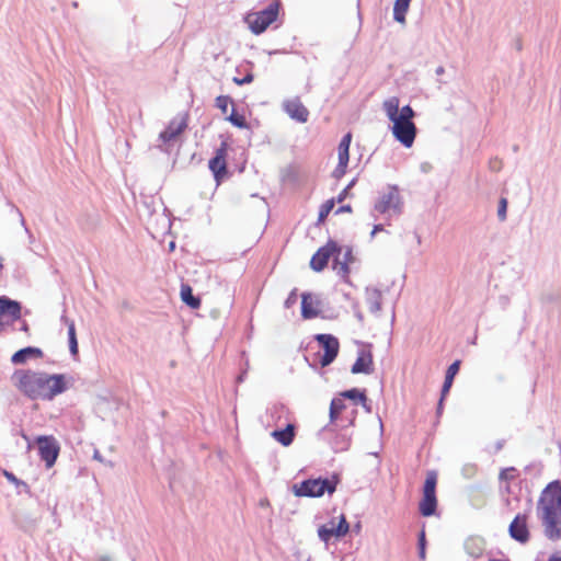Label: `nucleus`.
I'll return each instance as SVG.
<instances>
[{
    "instance_id": "obj_1",
    "label": "nucleus",
    "mask_w": 561,
    "mask_h": 561,
    "mask_svg": "<svg viewBox=\"0 0 561 561\" xmlns=\"http://www.w3.org/2000/svg\"><path fill=\"white\" fill-rule=\"evenodd\" d=\"M15 388L32 400L50 401L65 392L72 379L64 374H47L32 369H19L12 375Z\"/></svg>"
},
{
    "instance_id": "obj_2",
    "label": "nucleus",
    "mask_w": 561,
    "mask_h": 561,
    "mask_svg": "<svg viewBox=\"0 0 561 561\" xmlns=\"http://www.w3.org/2000/svg\"><path fill=\"white\" fill-rule=\"evenodd\" d=\"M537 515L545 536L552 541L561 540V482L546 485L537 501Z\"/></svg>"
},
{
    "instance_id": "obj_3",
    "label": "nucleus",
    "mask_w": 561,
    "mask_h": 561,
    "mask_svg": "<svg viewBox=\"0 0 561 561\" xmlns=\"http://www.w3.org/2000/svg\"><path fill=\"white\" fill-rule=\"evenodd\" d=\"M400 100L391 96L383 101L382 108L392 125V134L405 148H411L416 137V126L413 123L415 112L410 105L399 108Z\"/></svg>"
},
{
    "instance_id": "obj_4",
    "label": "nucleus",
    "mask_w": 561,
    "mask_h": 561,
    "mask_svg": "<svg viewBox=\"0 0 561 561\" xmlns=\"http://www.w3.org/2000/svg\"><path fill=\"white\" fill-rule=\"evenodd\" d=\"M339 483L337 477L333 476L330 479H308L300 484L294 485V493L297 496L320 497L325 492L332 494L335 492Z\"/></svg>"
},
{
    "instance_id": "obj_5",
    "label": "nucleus",
    "mask_w": 561,
    "mask_h": 561,
    "mask_svg": "<svg viewBox=\"0 0 561 561\" xmlns=\"http://www.w3.org/2000/svg\"><path fill=\"white\" fill-rule=\"evenodd\" d=\"M280 9L279 0H273L266 9L249 13L245 18L252 33L259 35L276 21Z\"/></svg>"
},
{
    "instance_id": "obj_6",
    "label": "nucleus",
    "mask_w": 561,
    "mask_h": 561,
    "mask_svg": "<svg viewBox=\"0 0 561 561\" xmlns=\"http://www.w3.org/2000/svg\"><path fill=\"white\" fill-rule=\"evenodd\" d=\"M437 473L434 470L427 471L422 489V499L419 503L420 514L428 517L435 514L437 508L436 497Z\"/></svg>"
},
{
    "instance_id": "obj_7",
    "label": "nucleus",
    "mask_w": 561,
    "mask_h": 561,
    "mask_svg": "<svg viewBox=\"0 0 561 561\" xmlns=\"http://www.w3.org/2000/svg\"><path fill=\"white\" fill-rule=\"evenodd\" d=\"M530 513L524 512L518 513L508 526V534L512 539L519 542L520 545H526L529 542L531 538L530 530Z\"/></svg>"
},
{
    "instance_id": "obj_8",
    "label": "nucleus",
    "mask_w": 561,
    "mask_h": 561,
    "mask_svg": "<svg viewBox=\"0 0 561 561\" xmlns=\"http://www.w3.org/2000/svg\"><path fill=\"white\" fill-rule=\"evenodd\" d=\"M350 530V525L345 515L341 514L339 519L332 518L318 528L319 538L328 543L332 538L344 537Z\"/></svg>"
},
{
    "instance_id": "obj_9",
    "label": "nucleus",
    "mask_w": 561,
    "mask_h": 561,
    "mask_svg": "<svg viewBox=\"0 0 561 561\" xmlns=\"http://www.w3.org/2000/svg\"><path fill=\"white\" fill-rule=\"evenodd\" d=\"M38 453L41 459L45 462L47 468H51L59 455L60 446L53 435L38 436L36 438Z\"/></svg>"
},
{
    "instance_id": "obj_10",
    "label": "nucleus",
    "mask_w": 561,
    "mask_h": 561,
    "mask_svg": "<svg viewBox=\"0 0 561 561\" xmlns=\"http://www.w3.org/2000/svg\"><path fill=\"white\" fill-rule=\"evenodd\" d=\"M229 145L227 141H222L215 151V157L208 162V168L213 172L217 184L227 176V157H228Z\"/></svg>"
},
{
    "instance_id": "obj_11",
    "label": "nucleus",
    "mask_w": 561,
    "mask_h": 561,
    "mask_svg": "<svg viewBox=\"0 0 561 561\" xmlns=\"http://www.w3.org/2000/svg\"><path fill=\"white\" fill-rule=\"evenodd\" d=\"M314 339L323 351V355L320 357V364L322 367H325L336 358L340 351V342L332 334H317Z\"/></svg>"
},
{
    "instance_id": "obj_12",
    "label": "nucleus",
    "mask_w": 561,
    "mask_h": 561,
    "mask_svg": "<svg viewBox=\"0 0 561 561\" xmlns=\"http://www.w3.org/2000/svg\"><path fill=\"white\" fill-rule=\"evenodd\" d=\"M401 198L397 187L389 186L387 192L381 195L375 205V209L381 214L390 210L399 213L401 209Z\"/></svg>"
},
{
    "instance_id": "obj_13",
    "label": "nucleus",
    "mask_w": 561,
    "mask_h": 561,
    "mask_svg": "<svg viewBox=\"0 0 561 561\" xmlns=\"http://www.w3.org/2000/svg\"><path fill=\"white\" fill-rule=\"evenodd\" d=\"M339 251L337 244L329 241L325 245L318 249L310 260V267L316 272H321L328 265L330 257Z\"/></svg>"
},
{
    "instance_id": "obj_14",
    "label": "nucleus",
    "mask_w": 561,
    "mask_h": 561,
    "mask_svg": "<svg viewBox=\"0 0 561 561\" xmlns=\"http://www.w3.org/2000/svg\"><path fill=\"white\" fill-rule=\"evenodd\" d=\"M352 141V135L348 133L343 136L337 148V156H339V163L336 168L333 171V176L336 179L342 178L345 172L350 160V146Z\"/></svg>"
},
{
    "instance_id": "obj_15",
    "label": "nucleus",
    "mask_w": 561,
    "mask_h": 561,
    "mask_svg": "<svg viewBox=\"0 0 561 561\" xmlns=\"http://www.w3.org/2000/svg\"><path fill=\"white\" fill-rule=\"evenodd\" d=\"M187 128V116H181L173 118L167 126V128L160 133L159 138L163 142H170L175 140L185 129Z\"/></svg>"
},
{
    "instance_id": "obj_16",
    "label": "nucleus",
    "mask_w": 561,
    "mask_h": 561,
    "mask_svg": "<svg viewBox=\"0 0 561 561\" xmlns=\"http://www.w3.org/2000/svg\"><path fill=\"white\" fill-rule=\"evenodd\" d=\"M283 106L285 112L293 119H296L299 123H306L308 121L309 111L298 98L285 101Z\"/></svg>"
},
{
    "instance_id": "obj_17",
    "label": "nucleus",
    "mask_w": 561,
    "mask_h": 561,
    "mask_svg": "<svg viewBox=\"0 0 561 561\" xmlns=\"http://www.w3.org/2000/svg\"><path fill=\"white\" fill-rule=\"evenodd\" d=\"M8 317V321H16L21 318V306L18 301L10 300L5 297H0V318ZM3 328V322L0 321V331Z\"/></svg>"
},
{
    "instance_id": "obj_18",
    "label": "nucleus",
    "mask_w": 561,
    "mask_h": 561,
    "mask_svg": "<svg viewBox=\"0 0 561 561\" xmlns=\"http://www.w3.org/2000/svg\"><path fill=\"white\" fill-rule=\"evenodd\" d=\"M351 371L352 374H371L374 371L373 354L369 351H360Z\"/></svg>"
},
{
    "instance_id": "obj_19",
    "label": "nucleus",
    "mask_w": 561,
    "mask_h": 561,
    "mask_svg": "<svg viewBox=\"0 0 561 561\" xmlns=\"http://www.w3.org/2000/svg\"><path fill=\"white\" fill-rule=\"evenodd\" d=\"M271 436L280 445L287 447L294 442L296 436V426L293 423H288L284 430L273 431Z\"/></svg>"
},
{
    "instance_id": "obj_20",
    "label": "nucleus",
    "mask_w": 561,
    "mask_h": 561,
    "mask_svg": "<svg viewBox=\"0 0 561 561\" xmlns=\"http://www.w3.org/2000/svg\"><path fill=\"white\" fill-rule=\"evenodd\" d=\"M318 301L310 294L301 295V316L304 319H312L318 317Z\"/></svg>"
},
{
    "instance_id": "obj_21",
    "label": "nucleus",
    "mask_w": 561,
    "mask_h": 561,
    "mask_svg": "<svg viewBox=\"0 0 561 561\" xmlns=\"http://www.w3.org/2000/svg\"><path fill=\"white\" fill-rule=\"evenodd\" d=\"M42 356L43 352L39 348L28 346L15 352L11 357V362L19 365L24 364L30 358H41Z\"/></svg>"
},
{
    "instance_id": "obj_22",
    "label": "nucleus",
    "mask_w": 561,
    "mask_h": 561,
    "mask_svg": "<svg viewBox=\"0 0 561 561\" xmlns=\"http://www.w3.org/2000/svg\"><path fill=\"white\" fill-rule=\"evenodd\" d=\"M460 367V360H455L447 369L445 381L442 389V398L439 401V405H442L444 397L448 393L451 388L455 376L458 374Z\"/></svg>"
},
{
    "instance_id": "obj_23",
    "label": "nucleus",
    "mask_w": 561,
    "mask_h": 561,
    "mask_svg": "<svg viewBox=\"0 0 561 561\" xmlns=\"http://www.w3.org/2000/svg\"><path fill=\"white\" fill-rule=\"evenodd\" d=\"M181 299L192 309H198L201 307V299L193 295L192 287L187 284L181 286L180 291Z\"/></svg>"
},
{
    "instance_id": "obj_24",
    "label": "nucleus",
    "mask_w": 561,
    "mask_h": 561,
    "mask_svg": "<svg viewBox=\"0 0 561 561\" xmlns=\"http://www.w3.org/2000/svg\"><path fill=\"white\" fill-rule=\"evenodd\" d=\"M346 409V404L342 398H334L330 404V421L332 423L340 420L342 412Z\"/></svg>"
},
{
    "instance_id": "obj_25",
    "label": "nucleus",
    "mask_w": 561,
    "mask_h": 561,
    "mask_svg": "<svg viewBox=\"0 0 561 561\" xmlns=\"http://www.w3.org/2000/svg\"><path fill=\"white\" fill-rule=\"evenodd\" d=\"M67 327H68V339H69V348H70V353L73 355V356H77L78 355V341H77V334H76V325H75V322L72 320H69L67 318H64Z\"/></svg>"
},
{
    "instance_id": "obj_26",
    "label": "nucleus",
    "mask_w": 561,
    "mask_h": 561,
    "mask_svg": "<svg viewBox=\"0 0 561 561\" xmlns=\"http://www.w3.org/2000/svg\"><path fill=\"white\" fill-rule=\"evenodd\" d=\"M411 0H396L393 7V18L399 23L405 22V13L409 9Z\"/></svg>"
},
{
    "instance_id": "obj_27",
    "label": "nucleus",
    "mask_w": 561,
    "mask_h": 561,
    "mask_svg": "<svg viewBox=\"0 0 561 561\" xmlns=\"http://www.w3.org/2000/svg\"><path fill=\"white\" fill-rule=\"evenodd\" d=\"M340 398H342L343 400L347 398L353 400L355 403H362L363 405H365L367 402V397L365 392L356 388L341 392Z\"/></svg>"
},
{
    "instance_id": "obj_28",
    "label": "nucleus",
    "mask_w": 561,
    "mask_h": 561,
    "mask_svg": "<svg viewBox=\"0 0 561 561\" xmlns=\"http://www.w3.org/2000/svg\"><path fill=\"white\" fill-rule=\"evenodd\" d=\"M334 206H335L334 198H330L321 205V207L319 209V215H318L319 224H322L327 219V217L329 216L331 210L334 208Z\"/></svg>"
},
{
    "instance_id": "obj_29",
    "label": "nucleus",
    "mask_w": 561,
    "mask_h": 561,
    "mask_svg": "<svg viewBox=\"0 0 561 561\" xmlns=\"http://www.w3.org/2000/svg\"><path fill=\"white\" fill-rule=\"evenodd\" d=\"M518 476H519V472L515 467H508V468H504L501 470L499 478L502 481L508 482V481H513V480L517 479Z\"/></svg>"
},
{
    "instance_id": "obj_30",
    "label": "nucleus",
    "mask_w": 561,
    "mask_h": 561,
    "mask_svg": "<svg viewBox=\"0 0 561 561\" xmlns=\"http://www.w3.org/2000/svg\"><path fill=\"white\" fill-rule=\"evenodd\" d=\"M228 121L239 128L247 127L245 117L241 114L236 113L234 111L228 116Z\"/></svg>"
},
{
    "instance_id": "obj_31",
    "label": "nucleus",
    "mask_w": 561,
    "mask_h": 561,
    "mask_svg": "<svg viewBox=\"0 0 561 561\" xmlns=\"http://www.w3.org/2000/svg\"><path fill=\"white\" fill-rule=\"evenodd\" d=\"M231 102L230 98L227 95H219L216 98V106L224 113L227 114L228 105Z\"/></svg>"
},
{
    "instance_id": "obj_32",
    "label": "nucleus",
    "mask_w": 561,
    "mask_h": 561,
    "mask_svg": "<svg viewBox=\"0 0 561 561\" xmlns=\"http://www.w3.org/2000/svg\"><path fill=\"white\" fill-rule=\"evenodd\" d=\"M506 209H507V199L502 197L499 203L497 215L500 220H505L506 218Z\"/></svg>"
},
{
    "instance_id": "obj_33",
    "label": "nucleus",
    "mask_w": 561,
    "mask_h": 561,
    "mask_svg": "<svg viewBox=\"0 0 561 561\" xmlns=\"http://www.w3.org/2000/svg\"><path fill=\"white\" fill-rule=\"evenodd\" d=\"M419 546H420V558L422 560H424L425 559V534H424V531H422L420 535Z\"/></svg>"
},
{
    "instance_id": "obj_34",
    "label": "nucleus",
    "mask_w": 561,
    "mask_h": 561,
    "mask_svg": "<svg viewBox=\"0 0 561 561\" xmlns=\"http://www.w3.org/2000/svg\"><path fill=\"white\" fill-rule=\"evenodd\" d=\"M253 81V76L252 75H247L244 78H233V82L238 85H242V84H245V83H250Z\"/></svg>"
},
{
    "instance_id": "obj_35",
    "label": "nucleus",
    "mask_w": 561,
    "mask_h": 561,
    "mask_svg": "<svg viewBox=\"0 0 561 561\" xmlns=\"http://www.w3.org/2000/svg\"><path fill=\"white\" fill-rule=\"evenodd\" d=\"M3 476L7 478L8 481L14 484H20V480L10 471L3 470Z\"/></svg>"
},
{
    "instance_id": "obj_36",
    "label": "nucleus",
    "mask_w": 561,
    "mask_h": 561,
    "mask_svg": "<svg viewBox=\"0 0 561 561\" xmlns=\"http://www.w3.org/2000/svg\"><path fill=\"white\" fill-rule=\"evenodd\" d=\"M350 187H351V184H350L347 187H345V188H344V190H343V191L337 195V197H336V198H334V199H335V203H342V202L347 197Z\"/></svg>"
},
{
    "instance_id": "obj_37",
    "label": "nucleus",
    "mask_w": 561,
    "mask_h": 561,
    "mask_svg": "<svg viewBox=\"0 0 561 561\" xmlns=\"http://www.w3.org/2000/svg\"><path fill=\"white\" fill-rule=\"evenodd\" d=\"M296 291L294 290L290 293L289 297L285 301L286 308H289L291 305H294L296 302Z\"/></svg>"
},
{
    "instance_id": "obj_38",
    "label": "nucleus",
    "mask_w": 561,
    "mask_h": 561,
    "mask_svg": "<svg viewBox=\"0 0 561 561\" xmlns=\"http://www.w3.org/2000/svg\"><path fill=\"white\" fill-rule=\"evenodd\" d=\"M336 214H342V213H352V207L351 205H345V206H341L336 209L335 211Z\"/></svg>"
},
{
    "instance_id": "obj_39",
    "label": "nucleus",
    "mask_w": 561,
    "mask_h": 561,
    "mask_svg": "<svg viewBox=\"0 0 561 561\" xmlns=\"http://www.w3.org/2000/svg\"><path fill=\"white\" fill-rule=\"evenodd\" d=\"M548 561H561V554H560V556H559V554H557V553H556V554H552V556L548 559Z\"/></svg>"
},
{
    "instance_id": "obj_40",
    "label": "nucleus",
    "mask_w": 561,
    "mask_h": 561,
    "mask_svg": "<svg viewBox=\"0 0 561 561\" xmlns=\"http://www.w3.org/2000/svg\"><path fill=\"white\" fill-rule=\"evenodd\" d=\"M382 230V226L381 225H376L373 229V234H375L377 231H381Z\"/></svg>"
},
{
    "instance_id": "obj_41",
    "label": "nucleus",
    "mask_w": 561,
    "mask_h": 561,
    "mask_svg": "<svg viewBox=\"0 0 561 561\" xmlns=\"http://www.w3.org/2000/svg\"><path fill=\"white\" fill-rule=\"evenodd\" d=\"M340 270L344 273V274H347L348 273V267L346 264H341V267Z\"/></svg>"
},
{
    "instance_id": "obj_42",
    "label": "nucleus",
    "mask_w": 561,
    "mask_h": 561,
    "mask_svg": "<svg viewBox=\"0 0 561 561\" xmlns=\"http://www.w3.org/2000/svg\"><path fill=\"white\" fill-rule=\"evenodd\" d=\"M469 470H470L472 473H474V472H476V470H477V468H476L474 466H470V467H469Z\"/></svg>"
},
{
    "instance_id": "obj_43",
    "label": "nucleus",
    "mask_w": 561,
    "mask_h": 561,
    "mask_svg": "<svg viewBox=\"0 0 561 561\" xmlns=\"http://www.w3.org/2000/svg\"><path fill=\"white\" fill-rule=\"evenodd\" d=\"M3 265H2V259H0V270H2Z\"/></svg>"
},
{
    "instance_id": "obj_44",
    "label": "nucleus",
    "mask_w": 561,
    "mask_h": 561,
    "mask_svg": "<svg viewBox=\"0 0 561 561\" xmlns=\"http://www.w3.org/2000/svg\"><path fill=\"white\" fill-rule=\"evenodd\" d=\"M23 330H25V331H27V330H28V328H27V325H26V324L23 327Z\"/></svg>"
},
{
    "instance_id": "obj_45",
    "label": "nucleus",
    "mask_w": 561,
    "mask_h": 561,
    "mask_svg": "<svg viewBox=\"0 0 561 561\" xmlns=\"http://www.w3.org/2000/svg\"><path fill=\"white\" fill-rule=\"evenodd\" d=\"M101 561H110V560H107V559H103V560H101Z\"/></svg>"
}]
</instances>
